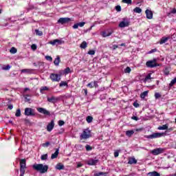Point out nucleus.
<instances>
[{
  "label": "nucleus",
  "instance_id": "obj_1",
  "mask_svg": "<svg viewBox=\"0 0 176 176\" xmlns=\"http://www.w3.org/2000/svg\"><path fill=\"white\" fill-rule=\"evenodd\" d=\"M32 168L36 171H39L41 174H45L49 170V166L47 165H43L42 164H35L32 166Z\"/></svg>",
  "mask_w": 176,
  "mask_h": 176
},
{
  "label": "nucleus",
  "instance_id": "obj_2",
  "mask_svg": "<svg viewBox=\"0 0 176 176\" xmlns=\"http://www.w3.org/2000/svg\"><path fill=\"white\" fill-rule=\"evenodd\" d=\"M166 133H153L151 135H144V138H147V140H155V138H162V137H166Z\"/></svg>",
  "mask_w": 176,
  "mask_h": 176
},
{
  "label": "nucleus",
  "instance_id": "obj_3",
  "mask_svg": "<svg viewBox=\"0 0 176 176\" xmlns=\"http://www.w3.org/2000/svg\"><path fill=\"white\" fill-rule=\"evenodd\" d=\"M27 161L25 159H22L20 160V176H24L25 174V168H27Z\"/></svg>",
  "mask_w": 176,
  "mask_h": 176
},
{
  "label": "nucleus",
  "instance_id": "obj_4",
  "mask_svg": "<svg viewBox=\"0 0 176 176\" xmlns=\"http://www.w3.org/2000/svg\"><path fill=\"white\" fill-rule=\"evenodd\" d=\"M91 137V133L89 129H85L82 133L80 135V140H87Z\"/></svg>",
  "mask_w": 176,
  "mask_h": 176
},
{
  "label": "nucleus",
  "instance_id": "obj_5",
  "mask_svg": "<svg viewBox=\"0 0 176 176\" xmlns=\"http://www.w3.org/2000/svg\"><path fill=\"white\" fill-rule=\"evenodd\" d=\"M156 61V58H154L151 60H148L146 63V66L147 67V68H155V67H160V65L159 63H157Z\"/></svg>",
  "mask_w": 176,
  "mask_h": 176
},
{
  "label": "nucleus",
  "instance_id": "obj_6",
  "mask_svg": "<svg viewBox=\"0 0 176 176\" xmlns=\"http://www.w3.org/2000/svg\"><path fill=\"white\" fill-rule=\"evenodd\" d=\"M59 74H51L50 78L52 80V82H60L61 80V75L63 74V73L60 72Z\"/></svg>",
  "mask_w": 176,
  "mask_h": 176
},
{
  "label": "nucleus",
  "instance_id": "obj_7",
  "mask_svg": "<svg viewBox=\"0 0 176 176\" xmlns=\"http://www.w3.org/2000/svg\"><path fill=\"white\" fill-rule=\"evenodd\" d=\"M130 25V19L127 18L122 19V21L120 22L118 27L120 28H124L125 27H129Z\"/></svg>",
  "mask_w": 176,
  "mask_h": 176
},
{
  "label": "nucleus",
  "instance_id": "obj_8",
  "mask_svg": "<svg viewBox=\"0 0 176 176\" xmlns=\"http://www.w3.org/2000/svg\"><path fill=\"white\" fill-rule=\"evenodd\" d=\"M24 115L25 116H35V109L30 107H26L25 109Z\"/></svg>",
  "mask_w": 176,
  "mask_h": 176
},
{
  "label": "nucleus",
  "instance_id": "obj_9",
  "mask_svg": "<svg viewBox=\"0 0 176 176\" xmlns=\"http://www.w3.org/2000/svg\"><path fill=\"white\" fill-rule=\"evenodd\" d=\"M50 45H52V46H59L60 45L64 44V41L61 39H54L49 42Z\"/></svg>",
  "mask_w": 176,
  "mask_h": 176
},
{
  "label": "nucleus",
  "instance_id": "obj_10",
  "mask_svg": "<svg viewBox=\"0 0 176 176\" xmlns=\"http://www.w3.org/2000/svg\"><path fill=\"white\" fill-rule=\"evenodd\" d=\"M151 153H152V155H154V156H157V155L164 153V148H157L155 149L152 150Z\"/></svg>",
  "mask_w": 176,
  "mask_h": 176
},
{
  "label": "nucleus",
  "instance_id": "obj_11",
  "mask_svg": "<svg viewBox=\"0 0 176 176\" xmlns=\"http://www.w3.org/2000/svg\"><path fill=\"white\" fill-rule=\"evenodd\" d=\"M69 21H71V19L68 17L60 18L58 20V24H61L62 25H64V24H68Z\"/></svg>",
  "mask_w": 176,
  "mask_h": 176
},
{
  "label": "nucleus",
  "instance_id": "obj_12",
  "mask_svg": "<svg viewBox=\"0 0 176 176\" xmlns=\"http://www.w3.org/2000/svg\"><path fill=\"white\" fill-rule=\"evenodd\" d=\"M98 159L95 158V159H90L87 162V164L88 166H96L97 164H98Z\"/></svg>",
  "mask_w": 176,
  "mask_h": 176
},
{
  "label": "nucleus",
  "instance_id": "obj_13",
  "mask_svg": "<svg viewBox=\"0 0 176 176\" xmlns=\"http://www.w3.org/2000/svg\"><path fill=\"white\" fill-rule=\"evenodd\" d=\"M60 100V98L55 97V96H51V97H47V101L48 102H51L52 104H56Z\"/></svg>",
  "mask_w": 176,
  "mask_h": 176
},
{
  "label": "nucleus",
  "instance_id": "obj_14",
  "mask_svg": "<svg viewBox=\"0 0 176 176\" xmlns=\"http://www.w3.org/2000/svg\"><path fill=\"white\" fill-rule=\"evenodd\" d=\"M37 111L38 112H39V113H43V115H50V112H49V111H47L46 109L43 108V107H38L37 108Z\"/></svg>",
  "mask_w": 176,
  "mask_h": 176
},
{
  "label": "nucleus",
  "instance_id": "obj_15",
  "mask_svg": "<svg viewBox=\"0 0 176 176\" xmlns=\"http://www.w3.org/2000/svg\"><path fill=\"white\" fill-rule=\"evenodd\" d=\"M146 19H148V20H151V19H153V12L151 10H146L145 11Z\"/></svg>",
  "mask_w": 176,
  "mask_h": 176
},
{
  "label": "nucleus",
  "instance_id": "obj_16",
  "mask_svg": "<svg viewBox=\"0 0 176 176\" xmlns=\"http://www.w3.org/2000/svg\"><path fill=\"white\" fill-rule=\"evenodd\" d=\"M53 129H54V120H52L47 126V131L50 132Z\"/></svg>",
  "mask_w": 176,
  "mask_h": 176
},
{
  "label": "nucleus",
  "instance_id": "obj_17",
  "mask_svg": "<svg viewBox=\"0 0 176 176\" xmlns=\"http://www.w3.org/2000/svg\"><path fill=\"white\" fill-rule=\"evenodd\" d=\"M86 24L85 22H80V23H75L72 28H74V30H77V28H79V27H85V25Z\"/></svg>",
  "mask_w": 176,
  "mask_h": 176
},
{
  "label": "nucleus",
  "instance_id": "obj_18",
  "mask_svg": "<svg viewBox=\"0 0 176 176\" xmlns=\"http://www.w3.org/2000/svg\"><path fill=\"white\" fill-rule=\"evenodd\" d=\"M112 32H113L112 30H109L102 32V36H103V38H107V36H111V35H112Z\"/></svg>",
  "mask_w": 176,
  "mask_h": 176
},
{
  "label": "nucleus",
  "instance_id": "obj_19",
  "mask_svg": "<svg viewBox=\"0 0 176 176\" xmlns=\"http://www.w3.org/2000/svg\"><path fill=\"white\" fill-rule=\"evenodd\" d=\"M151 75H152V73L148 74L144 78V79L143 80V82H144V83H146V82L149 83L151 82V79H152V77H151Z\"/></svg>",
  "mask_w": 176,
  "mask_h": 176
},
{
  "label": "nucleus",
  "instance_id": "obj_20",
  "mask_svg": "<svg viewBox=\"0 0 176 176\" xmlns=\"http://www.w3.org/2000/svg\"><path fill=\"white\" fill-rule=\"evenodd\" d=\"M128 164H137V160H135V157H130L128 161Z\"/></svg>",
  "mask_w": 176,
  "mask_h": 176
},
{
  "label": "nucleus",
  "instance_id": "obj_21",
  "mask_svg": "<svg viewBox=\"0 0 176 176\" xmlns=\"http://www.w3.org/2000/svg\"><path fill=\"white\" fill-rule=\"evenodd\" d=\"M60 56H58L54 60V65H56V67L60 65Z\"/></svg>",
  "mask_w": 176,
  "mask_h": 176
},
{
  "label": "nucleus",
  "instance_id": "obj_22",
  "mask_svg": "<svg viewBox=\"0 0 176 176\" xmlns=\"http://www.w3.org/2000/svg\"><path fill=\"white\" fill-rule=\"evenodd\" d=\"M55 168L56 170H64V165H63L61 163H58V164H56V166H55Z\"/></svg>",
  "mask_w": 176,
  "mask_h": 176
},
{
  "label": "nucleus",
  "instance_id": "obj_23",
  "mask_svg": "<svg viewBox=\"0 0 176 176\" xmlns=\"http://www.w3.org/2000/svg\"><path fill=\"white\" fill-rule=\"evenodd\" d=\"M59 149L57 148L54 153H53L51 156V159H56L57 156H58Z\"/></svg>",
  "mask_w": 176,
  "mask_h": 176
},
{
  "label": "nucleus",
  "instance_id": "obj_24",
  "mask_svg": "<svg viewBox=\"0 0 176 176\" xmlns=\"http://www.w3.org/2000/svg\"><path fill=\"white\" fill-rule=\"evenodd\" d=\"M148 175H149V176H160V173H159L156 171H153V172H149L148 173Z\"/></svg>",
  "mask_w": 176,
  "mask_h": 176
},
{
  "label": "nucleus",
  "instance_id": "obj_25",
  "mask_svg": "<svg viewBox=\"0 0 176 176\" xmlns=\"http://www.w3.org/2000/svg\"><path fill=\"white\" fill-rule=\"evenodd\" d=\"M134 134V131L133 130H129L126 131V137H131Z\"/></svg>",
  "mask_w": 176,
  "mask_h": 176
},
{
  "label": "nucleus",
  "instance_id": "obj_26",
  "mask_svg": "<svg viewBox=\"0 0 176 176\" xmlns=\"http://www.w3.org/2000/svg\"><path fill=\"white\" fill-rule=\"evenodd\" d=\"M80 49H86L87 47V42L82 41V43L80 45Z\"/></svg>",
  "mask_w": 176,
  "mask_h": 176
},
{
  "label": "nucleus",
  "instance_id": "obj_27",
  "mask_svg": "<svg viewBox=\"0 0 176 176\" xmlns=\"http://www.w3.org/2000/svg\"><path fill=\"white\" fill-rule=\"evenodd\" d=\"M168 41V37H162L160 40V45H163V43H166Z\"/></svg>",
  "mask_w": 176,
  "mask_h": 176
},
{
  "label": "nucleus",
  "instance_id": "obj_28",
  "mask_svg": "<svg viewBox=\"0 0 176 176\" xmlns=\"http://www.w3.org/2000/svg\"><path fill=\"white\" fill-rule=\"evenodd\" d=\"M134 13H142V9H141L140 7H136L134 10H133Z\"/></svg>",
  "mask_w": 176,
  "mask_h": 176
},
{
  "label": "nucleus",
  "instance_id": "obj_29",
  "mask_svg": "<svg viewBox=\"0 0 176 176\" xmlns=\"http://www.w3.org/2000/svg\"><path fill=\"white\" fill-rule=\"evenodd\" d=\"M10 52L11 53V54H16V53H17V49H16V47H11Z\"/></svg>",
  "mask_w": 176,
  "mask_h": 176
},
{
  "label": "nucleus",
  "instance_id": "obj_30",
  "mask_svg": "<svg viewBox=\"0 0 176 176\" xmlns=\"http://www.w3.org/2000/svg\"><path fill=\"white\" fill-rule=\"evenodd\" d=\"M108 175V173L99 172L95 175V176H107Z\"/></svg>",
  "mask_w": 176,
  "mask_h": 176
},
{
  "label": "nucleus",
  "instance_id": "obj_31",
  "mask_svg": "<svg viewBox=\"0 0 176 176\" xmlns=\"http://www.w3.org/2000/svg\"><path fill=\"white\" fill-rule=\"evenodd\" d=\"M167 129H168V126L167 124H164L158 127V130H167Z\"/></svg>",
  "mask_w": 176,
  "mask_h": 176
},
{
  "label": "nucleus",
  "instance_id": "obj_32",
  "mask_svg": "<svg viewBox=\"0 0 176 176\" xmlns=\"http://www.w3.org/2000/svg\"><path fill=\"white\" fill-rule=\"evenodd\" d=\"M15 116H16V118H20V116H21V110L20 109L16 110Z\"/></svg>",
  "mask_w": 176,
  "mask_h": 176
},
{
  "label": "nucleus",
  "instance_id": "obj_33",
  "mask_svg": "<svg viewBox=\"0 0 176 176\" xmlns=\"http://www.w3.org/2000/svg\"><path fill=\"white\" fill-rule=\"evenodd\" d=\"M22 74H31V69H23L21 70Z\"/></svg>",
  "mask_w": 176,
  "mask_h": 176
},
{
  "label": "nucleus",
  "instance_id": "obj_34",
  "mask_svg": "<svg viewBox=\"0 0 176 176\" xmlns=\"http://www.w3.org/2000/svg\"><path fill=\"white\" fill-rule=\"evenodd\" d=\"M49 90V88L47 87H42L40 89L41 93H42V94H43V93H45L44 91H46Z\"/></svg>",
  "mask_w": 176,
  "mask_h": 176
},
{
  "label": "nucleus",
  "instance_id": "obj_35",
  "mask_svg": "<svg viewBox=\"0 0 176 176\" xmlns=\"http://www.w3.org/2000/svg\"><path fill=\"white\" fill-rule=\"evenodd\" d=\"M10 68H12V66L10 65H7L6 66H3L2 67V69H3V71H9V69H10Z\"/></svg>",
  "mask_w": 176,
  "mask_h": 176
},
{
  "label": "nucleus",
  "instance_id": "obj_36",
  "mask_svg": "<svg viewBox=\"0 0 176 176\" xmlns=\"http://www.w3.org/2000/svg\"><path fill=\"white\" fill-rule=\"evenodd\" d=\"M148 96V91H144L140 94L141 98H145Z\"/></svg>",
  "mask_w": 176,
  "mask_h": 176
},
{
  "label": "nucleus",
  "instance_id": "obj_37",
  "mask_svg": "<svg viewBox=\"0 0 176 176\" xmlns=\"http://www.w3.org/2000/svg\"><path fill=\"white\" fill-rule=\"evenodd\" d=\"M87 123H91L93 122V117L88 116L86 118Z\"/></svg>",
  "mask_w": 176,
  "mask_h": 176
},
{
  "label": "nucleus",
  "instance_id": "obj_38",
  "mask_svg": "<svg viewBox=\"0 0 176 176\" xmlns=\"http://www.w3.org/2000/svg\"><path fill=\"white\" fill-rule=\"evenodd\" d=\"M60 87H63V86H68V83L65 81H62L60 84H59Z\"/></svg>",
  "mask_w": 176,
  "mask_h": 176
},
{
  "label": "nucleus",
  "instance_id": "obj_39",
  "mask_svg": "<svg viewBox=\"0 0 176 176\" xmlns=\"http://www.w3.org/2000/svg\"><path fill=\"white\" fill-rule=\"evenodd\" d=\"M35 32H36V35H38V36H42V35H43V33L42 32V31H39L38 30H36Z\"/></svg>",
  "mask_w": 176,
  "mask_h": 176
},
{
  "label": "nucleus",
  "instance_id": "obj_40",
  "mask_svg": "<svg viewBox=\"0 0 176 176\" xmlns=\"http://www.w3.org/2000/svg\"><path fill=\"white\" fill-rule=\"evenodd\" d=\"M122 3H127L128 5H131V0H122Z\"/></svg>",
  "mask_w": 176,
  "mask_h": 176
},
{
  "label": "nucleus",
  "instance_id": "obj_41",
  "mask_svg": "<svg viewBox=\"0 0 176 176\" xmlns=\"http://www.w3.org/2000/svg\"><path fill=\"white\" fill-rule=\"evenodd\" d=\"M125 74H130L131 72V69L130 67H127L124 70Z\"/></svg>",
  "mask_w": 176,
  "mask_h": 176
},
{
  "label": "nucleus",
  "instance_id": "obj_42",
  "mask_svg": "<svg viewBox=\"0 0 176 176\" xmlns=\"http://www.w3.org/2000/svg\"><path fill=\"white\" fill-rule=\"evenodd\" d=\"M88 54L90 56H94L96 54V51L91 50L88 52Z\"/></svg>",
  "mask_w": 176,
  "mask_h": 176
},
{
  "label": "nucleus",
  "instance_id": "obj_43",
  "mask_svg": "<svg viewBox=\"0 0 176 176\" xmlns=\"http://www.w3.org/2000/svg\"><path fill=\"white\" fill-rule=\"evenodd\" d=\"M85 148H86V151H91L93 149V147H91L90 145L89 144H87L85 146Z\"/></svg>",
  "mask_w": 176,
  "mask_h": 176
},
{
  "label": "nucleus",
  "instance_id": "obj_44",
  "mask_svg": "<svg viewBox=\"0 0 176 176\" xmlns=\"http://www.w3.org/2000/svg\"><path fill=\"white\" fill-rule=\"evenodd\" d=\"M41 160H47V154L41 155Z\"/></svg>",
  "mask_w": 176,
  "mask_h": 176
},
{
  "label": "nucleus",
  "instance_id": "obj_45",
  "mask_svg": "<svg viewBox=\"0 0 176 176\" xmlns=\"http://www.w3.org/2000/svg\"><path fill=\"white\" fill-rule=\"evenodd\" d=\"M87 86V87H89L90 89H93V87H94V84L93 82H91L88 83Z\"/></svg>",
  "mask_w": 176,
  "mask_h": 176
},
{
  "label": "nucleus",
  "instance_id": "obj_46",
  "mask_svg": "<svg viewBox=\"0 0 176 176\" xmlns=\"http://www.w3.org/2000/svg\"><path fill=\"white\" fill-rule=\"evenodd\" d=\"M71 71V69H69V67H67L66 69H65L64 72H63V74H69Z\"/></svg>",
  "mask_w": 176,
  "mask_h": 176
},
{
  "label": "nucleus",
  "instance_id": "obj_47",
  "mask_svg": "<svg viewBox=\"0 0 176 176\" xmlns=\"http://www.w3.org/2000/svg\"><path fill=\"white\" fill-rule=\"evenodd\" d=\"M175 83H176V79L175 78V79H173V80H172L171 81H170V84H169V86H174V85H175Z\"/></svg>",
  "mask_w": 176,
  "mask_h": 176
},
{
  "label": "nucleus",
  "instance_id": "obj_48",
  "mask_svg": "<svg viewBox=\"0 0 176 176\" xmlns=\"http://www.w3.org/2000/svg\"><path fill=\"white\" fill-rule=\"evenodd\" d=\"M49 145H50V142H47L43 144L42 146H43V148H47V146H49Z\"/></svg>",
  "mask_w": 176,
  "mask_h": 176
},
{
  "label": "nucleus",
  "instance_id": "obj_49",
  "mask_svg": "<svg viewBox=\"0 0 176 176\" xmlns=\"http://www.w3.org/2000/svg\"><path fill=\"white\" fill-rule=\"evenodd\" d=\"M25 100L26 102H28L31 101V98H30L29 95H25Z\"/></svg>",
  "mask_w": 176,
  "mask_h": 176
},
{
  "label": "nucleus",
  "instance_id": "obj_50",
  "mask_svg": "<svg viewBox=\"0 0 176 176\" xmlns=\"http://www.w3.org/2000/svg\"><path fill=\"white\" fill-rule=\"evenodd\" d=\"M45 59H46L47 61H53V58H52V56H45Z\"/></svg>",
  "mask_w": 176,
  "mask_h": 176
},
{
  "label": "nucleus",
  "instance_id": "obj_51",
  "mask_svg": "<svg viewBox=\"0 0 176 176\" xmlns=\"http://www.w3.org/2000/svg\"><path fill=\"white\" fill-rule=\"evenodd\" d=\"M160 97H162V95H160V94H159V93L155 94V100H157V98H160Z\"/></svg>",
  "mask_w": 176,
  "mask_h": 176
},
{
  "label": "nucleus",
  "instance_id": "obj_52",
  "mask_svg": "<svg viewBox=\"0 0 176 176\" xmlns=\"http://www.w3.org/2000/svg\"><path fill=\"white\" fill-rule=\"evenodd\" d=\"M36 48H37L36 44H32L31 45L32 50H36Z\"/></svg>",
  "mask_w": 176,
  "mask_h": 176
},
{
  "label": "nucleus",
  "instance_id": "obj_53",
  "mask_svg": "<svg viewBox=\"0 0 176 176\" xmlns=\"http://www.w3.org/2000/svg\"><path fill=\"white\" fill-rule=\"evenodd\" d=\"M116 10H117V12H120L122 10V7H120V6H116Z\"/></svg>",
  "mask_w": 176,
  "mask_h": 176
},
{
  "label": "nucleus",
  "instance_id": "obj_54",
  "mask_svg": "<svg viewBox=\"0 0 176 176\" xmlns=\"http://www.w3.org/2000/svg\"><path fill=\"white\" fill-rule=\"evenodd\" d=\"M164 75H168L170 74V72L168 71V68H166L164 71Z\"/></svg>",
  "mask_w": 176,
  "mask_h": 176
},
{
  "label": "nucleus",
  "instance_id": "obj_55",
  "mask_svg": "<svg viewBox=\"0 0 176 176\" xmlns=\"http://www.w3.org/2000/svg\"><path fill=\"white\" fill-rule=\"evenodd\" d=\"M65 122H64V121L63 120H59L58 121V126H64V124H65Z\"/></svg>",
  "mask_w": 176,
  "mask_h": 176
},
{
  "label": "nucleus",
  "instance_id": "obj_56",
  "mask_svg": "<svg viewBox=\"0 0 176 176\" xmlns=\"http://www.w3.org/2000/svg\"><path fill=\"white\" fill-rule=\"evenodd\" d=\"M132 120H140V118H138V117L133 116L131 117Z\"/></svg>",
  "mask_w": 176,
  "mask_h": 176
},
{
  "label": "nucleus",
  "instance_id": "obj_57",
  "mask_svg": "<svg viewBox=\"0 0 176 176\" xmlns=\"http://www.w3.org/2000/svg\"><path fill=\"white\" fill-rule=\"evenodd\" d=\"M155 52H157V50L153 49L148 52V54H152V53H155Z\"/></svg>",
  "mask_w": 176,
  "mask_h": 176
},
{
  "label": "nucleus",
  "instance_id": "obj_58",
  "mask_svg": "<svg viewBox=\"0 0 176 176\" xmlns=\"http://www.w3.org/2000/svg\"><path fill=\"white\" fill-rule=\"evenodd\" d=\"M133 105L135 107V108H138V107H140V104H138L137 102H133Z\"/></svg>",
  "mask_w": 176,
  "mask_h": 176
},
{
  "label": "nucleus",
  "instance_id": "obj_59",
  "mask_svg": "<svg viewBox=\"0 0 176 176\" xmlns=\"http://www.w3.org/2000/svg\"><path fill=\"white\" fill-rule=\"evenodd\" d=\"M82 166H83V164H82L80 162H77V168H79Z\"/></svg>",
  "mask_w": 176,
  "mask_h": 176
},
{
  "label": "nucleus",
  "instance_id": "obj_60",
  "mask_svg": "<svg viewBox=\"0 0 176 176\" xmlns=\"http://www.w3.org/2000/svg\"><path fill=\"white\" fill-rule=\"evenodd\" d=\"M170 13L172 14H175L176 13V9L175 8H173V10H170Z\"/></svg>",
  "mask_w": 176,
  "mask_h": 176
},
{
  "label": "nucleus",
  "instance_id": "obj_61",
  "mask_svg": "<svg viewBox=\"0 0 176 176\" xmlns=\"http://www.w3.org/2000/svg\"><path fill=\"white\" fill-rule=\"evenodd\" d=\"M98 87V84L97 83V81H94V87Z\"/></svg>",
  "mask_w": 176,
  "mask_h": 176
},
{
  "label": "nucleus",
  "instance_id": "obj_62",
  "mask_svg": "<svg viewBox=\"0 0 176 176\" xmlns=\"http://www.w3.org/2000/svg\"><path fill=\"white\" fill-rule=\"evenodd\" d=\"M118 156H119V152L116 151V152L114 153V157H118Z\"/></svg>",
  "mask_w": 176,
  "mask_h": 176
},
{
  "label": "nucleus",
  "instance_id": "obj_63",
  "mask_svg": "<svg viewBox=\"0 0 176 176\" xmlns=\"http://www.w3.org/2000/svg\"><path fill=\"white\" fill-rule=\"evenodd\" d=\"M166 14H167L168 17H172L173 16V15H171L173 14L170 12V11L169 12H167Z\"/></svg>",
  "mask_w": 176,
  "mask_h": 176
},
{
  "label": "nucleus",
  "instance_id": "obj_64",
  "mask_svg": "<svg viewBox=\"0 0 176 176\" xmlns=\"http://www.w3.org/2000/svg\"><path fill=\"white\" fill-rule=\"evenodd\" d=\"M142 130H144L143 128H139V129H136L135 131H142Z\"/></svg>",
  "mask_w": 176,
  "mask_h": 176
}]
</instances>
